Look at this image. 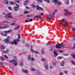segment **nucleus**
Wrapping results in <instances>:
<instances>
[{
  "instance_id": "nucleus-18",
  "label": "nucleus",
  "mask_w": 75,
  "mask_h": 75,
  "mask_svg": "<svg viewBox=\"0 0 75 75\" xmlns=\"http://www.w3.org/2000/svg\"><path fill=\"white\" fill-rule=\"evenodd\" d=\"M29 2V1H28V0H27L25 2L24 4L25 5H26V4H27Z\"/></svg>"
},
{
  "instance_id": "nucleus-42",
  "label": "nucleus",
  "mask_w": 75,
  "mask_h": 75,
  "mask_svg": "<svg viewBox=\"0 0 75 75\" xmlns=\"http://www.w3.org/2000/svg\"><path fill=\"white\" fill-rule=\"evenodd\" d=\"M32 7H33V8H34L35 7V4H32Z\"/></svg>"
},
{
  "instance_id": "nucleus-32",
  "label": "nucleus",
  "mask_w": 75,
  "mask_h": 75,
  "mask_svg": "<svg viewBox=\"0 0 75 75\" xmlns=\"http://www.w3.org/2000/svg\"><path fill=\"white\" fill-rule=\"evenodd\" d=\"M39 3H42V0H36Z\"/></svg>"
},
{
  "instance_id": "nucleus-26",
  "label": "nucleus",
  "mask_w": 75,
  "mask_h": 75,
  "mask_svg": "<svg viewBox=\"0 0 75 75\" xmlns=\"http://www.w3.org/2000/svg\"><path fill=\"white\" fill-rule=\"evenodd\" d=\"M28 13H29V12H28L27 11H24L23 13V14H28Z\"/></svg>"
},
{
  "instance_id": "nucleus-13",
  "label": "nucleus",
  "mask_w": 75,
  "mask_h": 75,
  "mask_svg": "<svg viewBox=\"0 0 75 75\" xmlns=\"http://www.w3.org/2000/svg\"><path fill=\"white\" fill-rule=\"evenodd\" d=\"M22 71L23 73H25V74H27L28 73V71L25 69H23Z\"/></svg>"
},
{
  "instance_id": "nucleus-40",
  "label": "nucleus",
  "mask_w": 75,
  "mask_h": 75,
  "mask_svg": "<svg viewBox=\"0 0 75 75\" xmlns=\"http://www.w3.org/2000/svg\"><path fill=\"white\" fill-rule=\"evenodd\" d=\"M67 14H68V15H71L72 14V13L71 12H68L67 13Z\"/></svg>"
},
{
  "instance_id": "nucleus-7",
  "label": "nucleus",
  "mask_w": 75,
  "mask_h": 75,
  "mask_svg": "<svg viewBox=\"0 0 75 75\" xmlns=\"http://www.w3.org/2000/svg\"><path fill=\"white\" fill-rule=\"evenodd\" d=\"M18 38L17 39L15 40H16L14 41H16V42H20V40L19 39H20V35L19 34H18Z\"/></svg>"
},
{
  "instance_id": "nucleus-63",
  "label": "nucleus",
  "mask_w": 75,
  "mask_h": 75,
  "mask_svg": "<svg viewBox=\"0 0 75 75\" xmlns=\"http://www.w3.org/2000/svg\"><path fill=\"white\" fill-rule=\"evenodd\" d=\"M75 46H74L73 47H72V49L73 50H75Z\"/></svg>"
},
{
  "instance_id": "nucleus-55",
  "label": "nucleus",
  "mask_w": 75,
  "mask_h": 75,
  "mask_svg": "<svg viewBox=\"0 0 75 75\" xmlns=\"http://www.w3.org/2000/svg\"><path fill=\"white\" fill-rule=\"evenodd\" d=\"M63 75V74H62V72H60L59 73V75Z\"/></svg>"
},
{
  "instance_id": "nucleus-62",
  "label": "nucleus",
  "mask_w": 75,
  "mask_h": 75,
  "mask_svg": "<svg viewBox=\"0 0 75 75\" xmlns=\"http://www.w3.org/2000/svg\"><path fill=\"white\" fill-rule=\"evenodd\" d=\"M72 30H73V31H75V28H72Z\"/></svg>"
},
{
  "instance_id": "nucleus-37",
  "label": "nucleus",
  "mask_w": 75,
  "mask_h": 75,
  "mask_svg": "<svg viewBox=\"0 0 75 75\" xmlns=\"http://www.w3.org/2000/svg\"><path fill=\"white\" fill-rule=\"evenodd\" d=\"M41 61H42L43 62H44V61H45V59L44 58H42L41 59Z\"/></svg>"
},
{
  "instance_id": "nucleus-58",
  "label": "nucleus",
  "mask_w": 75,
  "mask_h": 75,
  "mask_svg": "<svg viewBox=\"0 0 75 75\" xmlns=\"http://www.w3.org/2000/svg\"><path fill=\"white\" fill-rule=\"evenodd\" d=\"M29 44H26V47H29Z\"/></svg>"
},
{
  "instance_id": "nucleus-61",
  "label": "nucleus",
  "mask_w": 75,
  "mask_h": 75,
  "mask_svg": "<svg viewBox=\"0 0 75 75\" xmlns=\"http://www.w3.org/2000/svg\"><path fill=\"white\" fill-rule=\"evenodd\" d=\"M4 57H6V59H8V57H7V56L6 55H5L4 56Z\"/></svg>"
},
{
  "instance_id": "nucleus-14",
  "label": "nucleus",
  "mask_w": 75,
  "mask_h": 75,
  "mask_svg": "<svg viewBox=\"0 0 75 75\" xmlns=\"http://www.w3.org/2000/svg\"><path fill=\"white\" fill-rule=\"evenodd\" d=\"M36 74L37 75H42V73L39 72V71H37L36 72Z\"/></svg>"
},
{
  "instance_id": "nucleus-43",
  "label": "nucleus",
  "mask_w": 75,
  "mask_h": 75,
  "mask_svg": "<svg viewBox=\"0 0 75 75\" xmlns=\"http://www.w3.org/2000/svg\"><path fill=\"white\" fill-rule=\"evenodd\" d=\"M51 17V15H47V18H48L49 17Z\"/></svg>"
},
{
  "instance_id": "nucleus-59",
  "label": "nucleus",
  "mask_w": 75,
  "mask_h": 75,
  "mask_svg": "<svg viewBox=\"0 0 75 75\" xmlns=\"http://www.w3.org/2000/svg\"><path fill=\"white\" fill-rule=\"evenodd\" d=\"M30 65L31 66H33V63H30Z\"/></svg>"
},
{
  "instance_id": "nucleus-8",
  "label": "nucleus",
  "mask_w": 75,
  "mask_h": 75,
  "mask_svg": "<svg viewBox=\"0 0 75 75\" xmlns=\"http://www.w3.org/2000/svg\"><path fill=\"white\" fill-rule=\"evenodd\" d=\"M16 40H13V41H11L10 42L11 44H12V45H14V44H15V45H17V43L18 42H16Z\"/></svg>"
},
{
  "instance_id": "nucleus-17",
  "label": "nucleus",
  "mask_w": 75,
  "mask_h": 75,
  "mask_svg": "<svg viewBox=\"0 0 75 75\" xmlns=\"http://www.w3.org/2000/svg\"><path fill=\"white\" fill-rule=\"evenodd\" d=\"M58 6H61V4H62V2H60V1H58L57 2V3Z\"/></svg>"
},
{
  "instance_id": "nucleus-24",
  "label": "nucleus",
  "mask_w": 75,
  "mask_h": 75,
  "mask_svg": "<svg viewBox=\"0 0 75 75\" xmlns=\"http://www.w3.org/2000/svg\"><path fill=\"white\" fill-rule=\"evenodd\" d=\"M41 52L42 55H44V49H42Z\"/></svg>"
},
{
  "instance_id": "nucleus-31",
  "label": "nucleus",
  "mask_w": 75,
  "mask_h": 75,
  "mask_svg": "<svg viewBox=\"0 0 75 75\" xmlns=\"http://www.w3.org/2000/svg\"><path fill=\"white\" fill-rule=\"evenodd\" d=\"M41 15H38V16H35V18H38V17H40Z\"/></svg>"
},
{
  "instance_id": "nucleus-1",
  "label": "nucleus",
  "mask_w": 75,
  "mask_h": 75,
  "mask_svg": "<svg viewBox=\"0 0 75 75\" xmlns=\"http://www.w3.org/2000/svg\"><path fill=\"white\" fill-rule=\"evenodd\" d=\"M63 21L62 20V21L61 22H62V24H63L64 26H65V27H68L69 23L67 21H66L65 19H63Z\"/></svg>"
},
{
  "instance_id": "nucleus-4",
  "label": "nucleus",
  "mask_w": 75,
  "mask_h": 75,
  "mask_svg": "<svg viewBox=\"0 0 75 75\" xmlns=\"http://www.w3.org/2000/svg\"><path fill=\"white\" fill-rule=\"evenodd\" d=\"M35 7L36 8V9L38 11H40V10H41L42 11H44V10L42 8L39 7V6L38 5H36L35 6Z\"/></svg>"
},
{
  "instance_id": "nucleus-22",
  "label": "nucleus",
  "mask_w": 75,
  "mask_h": 75,
  "mask_svg": "<svg viewBox=\"0 0 75 75\" xmlns=\"http://www.w3.org/2000/svg\"><path fill=\"white\" fill-rule=\"evenodd\" d=\"M44 1L47 2V3H51V1H50V0H44Z\"/></svg>"
},
{
  "instance_id": "nucleus-41",
  "label": "nucleus",
  "mask_w": 75,
  "mask_h": 75,
  "mask_svg": "<svg viewBox=\"0 0 75 75\" xmlns=\"http://www.w3.org/2000/svg\"><path fill=\"white\" fill-rule=\"evenodd\" d=\"M31 61H35V60L34 59L33 57H32V58L31 59Z\"/></svg>"
},
{
  "instance_id": "nucleus-57",
  "label": "nucleus",
  "mask_w": 75,
  "mask_h": 75,
  "mask_svg": "<svg viewBox=\"0 0 75 75\" xmlns=\"http://www.w3.org/2000/svg\"><path fill=\"white\" fill-rule=\"evenodd\" d=\"M15 23H11L10 24V25H15Z\"/></svg>"
},
{
  "instance_id": "nucleus-35",
  "label": "nucleus",
  "mask_w": 75,
  "mask_h": 75,
  "mask_svg": "<svg viewBox=\"0 0 75 75\" xmlns=\"http://www.w3.org/2000/svg\"><path fill=\"white\" fill-rule=\"evenodd\" d=\"M64 12H65V13H67L68 12V10L67 9H64Z\"/></svg>"
},
{
  "instance_id": "nucleus-49",
  "label": "nucleus",
  "mask_w": 75,
  "mask_h": 75,
  "mask_svg": "<svg viewBox=\"0 0 75 75\" xmlns=\"http://www.w3.org/2000/svg\"><path fill=\"white\" fill-rule=\"evenodd\" d=\"M64 56H68V54H63Z\"/></svg>"
},
{
  "instance_id": "nucleus-25",
  "label": "nucleus",
  "mask_w": 75,
  "mask_h": 75,
  "mask_svg": "<svg viewBox=\"0 0 75 75\" xmlns=\"http://www.w3.org/2000/svg\"><path fill=\"white\" fill-rule=\"evenodd\" d=\"M9 3L10 4H14L15 3L13 2L12 1H10L9 2Z\"/></svg>"
},
{
  "instance_id": "nucleus-34",
  "label": "nucleus",
  "mask_w": 75,
  "mask_h": 75,
  "mask_svg": "<svg viewBox=\"0 0 75 75\" xmlns=\"http://www.w3.org/2000/svg\"><path fill=\"white\" fill-rule=\"evenodd\" d=\"M53 1L55 3H57L58 2V0H53Z\"/></svg>"
},
{
  "instance_id": "nucleus-56",
  "label": "nucleus",
  "mask_w": 75,
  "mask_h": 75,
  "mask_svg": "<svg viewBox=\"0 0 75 75\" xmlns=\"http://www.w3.org/2000/svg\"><path fill=\"white\" fill-rule=\"evenodd\" d=\"M53 49H54V47H51L50 49V51H52V50H53Z\"/></svg>"
},
{
  "instance_id": "nucleus-3",
  "label": "nucleus",
  "mask_w": 75,
  "mask_h": 75,
  "mask_svg": "<svg viewBox=\"0 0 75 75\" xmlns=\"http://www.w3.org/2000/svg\"><path fill=\"white\" fill-rule=\"evenodd\" d=\"M9 62H11L12 64H15V66H17V64H18L17 62H16V61L15 60H9Z\"/></svg>"
},
{
  "instance_id": "nucleus-19",
  "label": "nucleus",
  "mask_w": 75,
  "mask_h": 75,
  "mask_svg": "<svg viewBox=\"0 0 75 75\" xmlns=\"http://www.w3.org/2000/svg\"><path fill=\"white\" fill-rule=\"evenodd\" d=\"M4 2L6 4H8V0H5Z\"/></svg>"
},
{
  "instance_id": "nucleus-36",
  "label": "nucleus",
  "mask_w": 75,
  "mask_h": 75,
  "mask_svg": "<svg viewBox=\"0 0 75 75\" xmlns=\"http://www.w3.org/2000/svg\"><path fill=\"white\" fill-rule=\"evenodd\" d=\"M8 9H9V10H12V9L11 8V7L10 6H9L8 7Z\"/></svg>"
},
{
  "instance_id": "nucleus-45",
  "label": "nucleus",
  "mask_w": 75,
  "mask_h": 75,
  "mask_svg": "<svg viewBox=\"0 0 75 75\" xmlns=\"http://www.w3.org/2000/svg\"><path fill=\"white\" fill-rule=\"evenodd\" d=\"M20 64L21 66H23V63L22 62H21L20 63Z\"/></svg>"
},
{
  "instance_id": "nucleus-9",
  "label": "nucleus",
  "mask_w": 75,
  "mask_h": 75,
  "mask_svg": "<svg viewBox=\"0 0 75 75\" xmlns=\"http://www.w3.org/2000/svg\"><path fill=\"white\" fill-rule=\"evenodd\" d=\"M10 39V37H8L7 38L4 40V41L6 42L7 44H8L9 42V39Z\"/></svg>"
},
{
  "instance_id": "nucleus-27",
  "label": "nucleus",
  "mask_w": 75,
  "mask_h": 75,
  "mask_svg": "<svg viewBox=\"0 0 75 75\" xmlns=\"http://www.w3.org/2000/svg\"><path fill=\"white\" fill-rule=\"evenodd\" d=\"M0 59H1V61H4V58L2 57H0Z\"/></svg>"
},
{
  "instance_id": "nucleus-28",
  "label": "nucleus",
  "mask_w": 75,
  "mask_h": 75,
  "mask_svg": "<svg viewBox=\"0 0 75 75\" xmlns=\"http://www.w3.org/2000/svg\"><path fill=\"white\" fill-rule=\"evenodd\" d=\"M3 14L4 17L6 18V16L7 15V14L6 13H4V12H3Z\"/></svg>"
},
{
  "instance_id": "nucleus-21",
  "label": "nucleus",
  "mask_w": 75,
  "mask_h": 75,
  "mask_svg": "<svg viewBox=\"0 0 75 75\" xmlns=\"http://www.w3.org/2000/svg\"><path fill=\"white\" fill-rule=\"evenodd\" d=\"M20 28V26H17L14 28V29L15 30H18Z\"/></svg>"
},
{
  "instance_id": "nucleus-53",
  "label": "nucleus",
  "mask_w": 75,
  "mask_h": 75,
  "mask_svg": "<svg viewBox=\"0 0 75 75\" xmlns=\"http://www.w3.org/2000/svg\"><path fill=\"white\" fill-rule=\"evenodd\" d=\"M31 50L32 52H34V50L33 49V48L31 49Z\"/></svg>"
},
{
  "instance_id": "nucleus-2",
  "label": "nucleus",
  "mask_w": 75,
  "mask_h": 75,
  "mask_svg": "<svg viewBox=\"0 0 75 75\" xmlns=\"http://www.w3.org/2000/svg\"><path fill=\"white\" fill-rule=\"evenodd\" d=\"M64 44H58L56 45V48H58L59 49V48H61V47H64Z\"/></svg>"
},
{
  "instance_id": "nucleus-23",
  "label": "nucleus",
  "mask_w": 75,
  "mask_h": 75,
  "mask_svg": "<svg viewBox=\"0 0 75 75\" xmlns=\"http://www.w3.org/2000/svg\"><path fill=\"white\" fill-rule=\"evenodd\" d=\"M31 55H29L28 56V58L27 59L28 60H30L31 59Z\"/></svg>"
},
{
  "instance_id": "nucleus-29",
  "label": "nucleus",
  "mask_w": 75,
  "mask_h": 75,
  "mask_svg": "<svg viewBox=\"0 0 75 75\" xmlns=\"http://www.w3.org/2000/svg\"><path fill=\"white\" fill-rule=\"evenodd\" d=\"M45 69H46V70H48V66L47 65H46L45 66Z\"/></svg>"
},
{
  "instance_id": "nucleus-16",
  "label": "nucleus",
  "mask_w": 75,
  "mask_h": 75,
  "mask_svg": "<svg viewBox=\"0 0 75 75\" xmlns=\"http://www.w3.org/2000/svg\"><path fill=\"white\" fill-rule=\"evenodd\" d=\"M65 4H67V5H68L69 4V0H67V1H65Z\"/></svg>"
},
{
  "instance_id": "nucleus-11",
  "label": "nucleus",
  "mask_w": 75,
  "mask_h": 75,
  "mask_svg": "<svg viewBox=\"0 0 75 75\" xmlns=\"http://www.w3.org/2000/svg\"><path fill=\"white\" fill-rule=\"evenodd\" d=\"M8 23V22H4L1 23H0V25H7Z\"/></svg>"
},
{
  "instance_id": "nucleus-52",
  "label": "nucleus",
  "mask_w": 75,
  "mask_h": 75,
  "mask_svg": "<svg viewBox=\"0 0 75 75\" xmlns=\"http://www.w3.org/2000/svg\"><path fill=\"white\" fill-rule=\"evenodd\" d=\"M53 65H54V66H56V63H53L52 64Z\"/></svg>"
},
{
  "instance_id": "nucleus-48",
  "label": "nucleus",
  "mask_w": 75,
  "mask_h": 75,
  "mask_svg": "<svg viewBox=\"0 0 75 75\" xmlns=\"http://www.w3.org/2000/svg\"><path fill=\"white\" fill-rule=\"evenodd\" d=\"M52 66H51V65H50V69H52Z\"/></svg>"
},
{
  "instance_id": "nucleus-30",
  "label": "nucleus",
  "mask_w": 75,
  "mask_h": 75,
  "mask_svg": "<svg viewBox=\"0 0 75 75\" xmlns=\"http://www.w3.org/2000/svg\"><path fill=\"white\" fill-rule=\"evenodd\" d=\"M71 62L72 64L73 65H75V63L74 61H71Z\"/></svg>"
},
{
  "instance_id": "nucleus-10",
  "label": "nucleus",
  "mask_w": 75,
  "mask_h": 75,
  "mask_svg": "<svg viewBox=\"0 0 75 75\" xmlns=\"http://www.w3.org/2000/svg\"><path fill=\"white\" fill-rule=\"evenodd\" d=\"M53 53L55 57H57L58 55V54H57V51H56V50H54L53 51Z\"/></svg>"
},
{
  "instance_id": "nucleus-64",
  "label": "nucleus",
  "mask_w": 75,
  "mask_h": 75,
  "mask_svg": "<svg viewBox=\"0 0 75 75\" xmlns=\"http://www.w3.org/2000/svg\"><path fill=\"white\" fill-rule=\"evenodd\" d=\"M3 52H4V53H6V51H3Z\"/></svg>"
},
{
  "instance_id": "nucleus-38",
  "label": "nucleus",
  "mask_w": 75,
  "mask_h": 75,
  "mask_svg": "<svg viewBox=\"0 0 75 75\" xmlns=\"http://www.w3.org/2000/svg\"><path fill=\"white\" fill-rule=\"evenodd\" d=\"M34 53L35 54H38V52L37 51H34Z\"/></svg>"
},
{
  "instance_id": "nucleus-47",
  "label": "nucleus",
  "mask_w": 75,
  "mask_h": 75,
  "mask_svg": "<svg viewBox=\"0 0 75 75\" xmlns=\"http://www.w3.org/2000/svg\"><path fill=\"white\" fill-rule=\"evenodd\" d=\"M58 59H62V57H58Z\"/></svg>"
},
{
  "instance_id": "nucleus-60",
  "label": "nucleus",
  "mask_w": 75,
  "mask_h": 75,
  "mask_svg": "<svg viewBox=\"0 0 75 75\" xmlns=\"http://www.w3.org/2000/svg\"><path fill=\"white\" fill-rule=\"evenodd\" d=\"M33 16H30L29 15H28L27 16V17H32Z\"/></svg>"
},
{
  "instance_id": "nucleus-15",
  "label": "nucleus",
  "mask_w": 75,
  "mask_h": 75,
  "mask_svg": "<svg viewBox=\"0 0 75 75\" xmlns=\"http://www.w3.org/2000/svg\"><path fill=\"white\" fill-rule=\"evenodd\" d=\"M64 65H65V61H63L61 63V66L63 67V66H64Z\"/></svg>"
},
{
  "instance_id": "nucleus-20",
  "label": "nucleus",
  "mask_w": 75,
  "mask_h": 75,
  "mask_svg": "<svg viewBox=\"0 0 75 75\" xmlns=\"http://www.w3.org/2000/svg\"><path fill=\"white\" fill-rule=\"evenodd\" d=\"M71 56L73 57V58H75V55L74 53H72V54H71Z\"/></svg>"
},
{
  "instance_id": "nucleus-33",
  "label": "nucleus",
  "mask_w": 75,
  "mask_h": 75,
  "mask_svg": "<svg viewBox=\"0 0 75 75\" xmlns=\"http://www.w3.org/2000/svg\"><path fill=\"white\" fill-rule=\"evenodd\" d=\"M31 70L32 71H35V69H34L33 67H31Z\"/></svg>"
},
{
  "instance_id": "nucleus-6",
  "label": "nucleus",
  "mask_w": 75,
  "mask_h": 75,
  "mask_svg": "<svg viewBox=\"0 0 75 75\" xmlns=\"http://www.w3.org/2000/svg\"><path fill=\"white\" fill-rule=\"evenodd\" d=\"M5 18H13V17L11 16V13H8V14L5 16Z\"/></svg>"
},
{
  "instance_id": "nucleus-50",
  "label": "nucleus",
  "mask_w": 75,
  "mask_h": 75,
  "mask_svg": "<svg viewBox=\"0 0 75 75\" xmlns=\"http://www.w3.org/2000/svg\"><path fill=\"white\" fill-rule=\"evenodd\" d=\"M59 52H60L61 53H62L64 52V51L63 50H59Z\"/></svg>"
},
{
  "instance_id": "nucleus-12",
  "label": "nucleus",
  "mask_w": 75,
  "mask_h": 75,
  "mask_svg": "<svg viewBox=\"0 0 75 75\" xmlns=\"http://www.w3.org/2000/svg\"><path fill=\"white\" fill-rule=\"evenodd\" d=\"M13 9L14 10V11H18L19 10V7H17V6H14L13 8Z\"/></svg>"
},
{
  "instance_id": "nucleus-46",
  "label": "nucleus",
  "mask_w": 75,
  "mask_h": 75,
  "mask_svg": "<svg viewBox=\"0 0 75 75\" xmlns=\"http://www.w3.org/2000/svg\"><path fill=\"white\" fill-rule=\"evenodd\" d=\"M4 48H5V47L4 46H1V48L3 50V49H4Z\"/></svg>"
},
{
  "instance_id": "nucleus-5",
  "label": "nucleus",
  "mask_w": 75,
  "mask_h": 75,
  "mask_svg": "<svg viewBox=\"0 0 75 75\" xmlns=\"http://www.w3.org/2000/svg\"><path fill=\"white\" fill-rule=\"evenodd\" d=\"M11 29H10V30L7 31H4V32L5 33V34L4 35H3V36L7 37V34L10 33L11 32Z\"/></svg>"
},
{
  "instance_id": "nucleus-44",
  "label": "nucleus",
  "mask_w": 75,
  "mask_h": 75,
  "mask_svg": "<svg viewBox=\"0 0 75 75\" xmlns=\"http://www.w3.org/2000/svg\"><path fill=\"white\" fill-rule=\"evenodd\" d=\"M64 73H65V74H68V71H67V70H65L64 71Z\"/></svg>"
},
{
  "instance_id": "nucleus-39",
  "label": "nucleus",
  "mask_w": 75,
  "mask_h": 75,
  "mask_svg": "<svg viewBox=\"0 0 75 75\" xmlns=\"http://www.w3.org/2000/svg\"><path fill=\"white\" fill-rule=\"evenodd\" d=\"M5 33L4 32H1V35H3H3H4V34H5Z\"/></svg>"
},
{
  "instance_id": "nucleus-54",
  "label": "nucleus",
  "mask_w": 75,
  "mask_h": 75,
  "mask_svg": "<svg viewBox=\"0 0 75 75\" xmlns=\"http://www.w3.org/2000/svg\"><path fill=\"white\" fill-rule=\"evenodd\" d=\"M15 2L18 3H20V1H19L16 0Z\"/></svg>"
},
{
  "instance_id": "nucleus-51",
  "label": "nucleus",
  "mask_w": 75,
  "mask_h": 75,
  "mask_svg": "<svg viewBox=\"0 0 75 75\" xmlns=\"http://www.w3.org/2000/svg\"><path fill=\"white\" fill-rule=\"evenodd\" d=\"M7 28V26L4 25V28Z\"/></svg>"
}]
</instances>
